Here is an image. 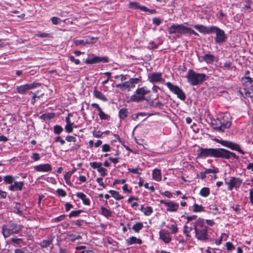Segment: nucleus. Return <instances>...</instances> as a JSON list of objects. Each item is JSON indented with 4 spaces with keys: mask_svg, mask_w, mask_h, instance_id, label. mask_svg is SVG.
Wrapping results in <instances>:
<instances>
[{
    "mask_svg": "<svg viewBox=\"0 0 253 253\" xmlns=\"http://www.w3.org/2000/svg\"><path fill=\"white\" fill-rule=\"evenodd\" d=\"M93 95L97 98L103 101H107L106 97L100 91H98L96 88L93 90Z\"/></svg>",
    "mask_w": 253,
    "mask_h": 253,
    "instance_id": "nucleus-29",
    "label": "nucleus"
},
{
    "mask_svg": "<svg viewBox=\"0 0 253 253\" xmlns=\"http://www.w3.org/2000/svg\"><path fill=\"white\" fill-rule=\"evenodd\" d=\"M66 216V215L65 214L61 215L55 218L54 219V221L56 222H58L62 221L63 220H64L65 219Z\"/></svg>",
    "mask_w": 253,
    "mask_h": 253,
    "instance_id": "nucleus-64",
    "label": "nucleus"
},
{
    "mask_svg": "<svg viewBox=\"0 0 253 253\" xmlns=\"http://www.w3.org/2000/svg\"><path fill=\"white\" fill-rule=\"evenodd\" d=\"M3 179L5 183L7 184H12L14 180V177L10 175L4 176Z\"/></svg>",
    "mask_w": 253,
    "mask_h": 253,
    "instance_id": "nucleus-42",
    "label": "nucleus"
},
{
    "mask_svg": "<svg viewBox=\"0 0 253 253\" xmlns=\"http://www.w3.org/2000/svg\"><path fill=\"white\" fill-rule=\"evenodd\" d=\"M63 128L58 125H56L54 126V133L56 134H59L63 131Z\"/></svg>",
    "mask_w": 253,
    "mask_h": 253,
    "instance_id": "nucleus-47",
    "label": "nucleus"
},
{
    "mask_svg": "<svg viewBox=\"0 0 253 253\" xmlns=\"http://www.w3.org/2000/svg\"><path fill=\"white\" fill-rule=\"evenodd\" d=\"M193 207L194 208L193 209V211L195 212H201L205 211L204 207H203L202 205H199L197 204H194Z\"/></svg>",
    "mask_w": 253,
    "mask_h": 253,
    "instance_id": "nucleus-39",
    "label": "nucleus"
},
{
    "mask_svg": "<svg viewBox=\"0 0 253 253\" xmlns=\"http://www.w3.org/2000/svg\"><path fill=\"white\" fill-rule=\"evenodd\" d=\"M232 65V63L230 61H226L225 62L223 66H221L220 68L224 70H230L231 69V66Z\"/></svg>",
    "mask_w": 253,
    "mask_h": 253,
    "instance_id": "nucleus-44",
    "label": "nucleus"
},
{
    "mask_svg": "<svg viewBox=\"0 0 253 253\" xmlns=\"http://www.w3.org/2000/svg\"><path fill=\"white\" fill-rule=\"evenodd\" d=\"M141 77L131 78L128 81H126L122 84H116V87L120 88L122 91L127 90H129L131 88H133L135 84L140 82Z\"/></svg>",
    "mask_w": 253,
    "mask_h": 253,
    "instance_id": "nucleus-6",
    "label": "nucleus"
},
{
    "mask_svg": "<svg viewBox=\"0 0 253 253\" xmlns=\"http://www.w3.org/2000/svg\"><path fill=\"white\" fill-rule=\"evenodd\" d=\"M37 36L40 38H50L51 37V34L49 33L39 32L37 34Z\"/></svg>",
    "mask_w": 253,
    "mask_h": 253,
    "instance_id": "nucleus-49",
    "label": "nucleus"
},
{
    "mask_svg": "<svg viewBox=\"0 0 253 253\" xmlns=\"http://www.w3.org/2000/svg\"><path fill=\"white\" fill-rule=\"evenodd\" d=\"M221 123L220 118L213 119L211 122V126L214 129L219 132H224Z\"/></svg>",
    "mask_w": 253,
    "mask_h": 253,
    "instance_id": "nucleus-22",
    "label": "nucleus"
},
{
    "mask_svg": "<svg viewBox=\"0 0 253 253\" xmlns=\"http://www.w3.org/2000/svg\"><path fill=\"white\" fill-rule=\"evenodd\" d=\"M98 115L101 120H108L109 116L103 112L102 109L98 111Z\"/></svg>",
    "mask_w": 253,
    "mask_h": 253,
    "instance_id": "nucleus-41",
    "label": "nucleus"
},
{
    "mask_svg": "<svg viewBox=\"0 0 253 253\" xmlns=\"http://www.w3.org/2000/svg\"><path fill=\"white\" fill-rule=\"evenodd\" d=\"M53 117H54V114H44L42 115L40 117V119H41L42 120H46L47 119H50L53 118Z\"/></svg>",
    "mask_w": 253,
    "mask_h": 253,
    "instance_id": "nucleus-46",
    "label": "nucleus"
},
{
    "mask_svg": "<svg viewBox=\"0 0 253 253\" xmlns=\"http://www.w3.org/2000/svg\"><path fill=\"white\" fill-rule=\"evenodd\" d=\"M216 141L218 143L221 144L222 145L229 148L232 150L237 151L243 155L245 154L244 151L241 149L240 145L237 143L232 141L223 140L216 139Z\"/></svg>",
    "mask_w": 253,
    "mask_h": 253,
    "instance_id": "nucleus-9",
    "label": "nucleus"
},
{
    "mask_svg": "<svg viewBox=\"0 0 253 253\" xmlns=\"http://www.w3.org/2000/svg\"><path fill=\"white\" fill-rule=\"evenodd\" d=\"M10 241L14 246L17 245L19 247H22V245H25L23 240L21 238H12L10 239Z\"/></svg>",
    "mask_w": 253,
    "mask_h": 253,
    "instance_id": "nucleus-33",
    "label": "nucleus"
},
{
    "mask_svg": "<svg viewBox=\"0 0 253 253\" xmlns=\"http://www.w3.org/2000/svg\"><path fill=\"white\" fill-rule=\"evenodd\" d=\"M152 176L154 179L159 181L162 179L161 170L158 169H155L153 170Z\"/></svg>",
    "mask_w": 253,
    "mask_h": 253,
    "instance_id": "nucleus-31",
    "label": "nucleus"
},
{
    "mask_svg": "<svg viewBox=\"0 0 253 253\" xmlns=\"http://www.w3.org/2000/svg\"><path fill=\"white\" fill-rule=\"evenodd\" d=\"M203 60L208 64H211L216 61L215 56L212 54L207 53L202 56Z\"/></svg>",
    "mask_w": 253,
    "mask_h": 253,
    "instance_id": "nucleus-26",
    "label": "nucleus"
},
{
    "mask_svg": "<svg viewBox=\"0 0 253 253\" xmlns=\"http://www.w3.org/2000/svg\"><path fill=\"white\" fill-rule=\"evenodd\" d=\"M169 229L173 234H176L178 232V228L176 224H171Z\"/></svg>",
    "mask_w": 253,
    "mask_h": 253,
    "instance_id": "nucleus-55",
    "label": "nucleus"
},
{
    "mask_svg": "<svg viewBox=\"0 0 253 253\" xmlns=\"http://www.w3.org/2000/svg\"><path fill=\"white\" fill-rule=\"evenodd\" d=\"M24 185L23 182L14 181L13 184H11L9 189L11 191H21Z\"/></svg>",
    "mask_w": 253,
    "mask_h": 253,
    "instance_id": "nucleus-25",
    "label": "nucleus"
},
{
    "mask_svg": "<svg viewBox=\"0 0 253 253\" xmlns=\"http://www.w3.org/2000/svg\"><path fill=\"white\" fill-rule=\"evenodd\" d=\"M73 41H74V44L77 46L81 45V44H83L84 45H86V42H85L84 40L74 39Z\"/></svg>",
    "mask_w": 253,
    "mask_h": 253,
    "instance_id": "nucleus-53",
    "label": "nucleus"
},
{
    "mask_svg": "<svg viewBox=\"0 0 253 253\" xmlns=\"http://www.w3.org/2000/svg\"><path fill=\"white\" fill-rule=\"evenodd\" d=\"M152 21H153V23L154 24L156 25V26L160 25L162 22L161 19L159 17H154Z\"/></svg>",
    "mask_w": 253,
    "mask_h": 253,
    "instance_id": "nucleus-61",
    "label": "nucleus"
},
{
    "mask_svg": "<svg viewBox=\"0 0 253 253\" xmlns=\"http://www.w3.org/2000/svg\"><path fill=\"white\" fill-rule=\"evenodd\" d=\"M126 243L127 245H131L135 244L141 245L142 243V241L139 238H137L134 236H131L129 239L126 240Z\"/></svg>",
    "mask_w": 253,
    "mask_h": 253,
    "instance_id": "nucleus-27",
    "label": "nucleus"
},
{
    "mask_svg": "<svg viewBox=\"0 0 253 253\" xmlns=\"http://www.w3.org/2000/svg\"><path fill=\"white\" fill-rule=\"evenodd\" d=\"M73 124H67L65 126V129L66 131L68 133H71L73 131Z\"/></svg>",
    "mask_w": 253,
    "mask_h": 253,
    "instance_id": "nucleus-63",
    "label": "nucleus"
},
{
    "mask_svg": "<svg viewBox=\"0 0 253 253\" xmlns=\"http://www.w3.org/2000/svg\"><path fill=\"white\" fill-rule=\"evenodd\" d=\"M52 22L54 25H57L58 24H60V22L62 21V20L58 17H53L51 18Z\"/></svg>",
    "mask_w": 253,
    "mask_h": 253,
    "instance_id": "nucleus-60",
    "label": "nucleus"
},
{
    "mask_svg": "<svg viewBox=\"0 0 253 253\" xmlns=\"http://www.w3.org/2000/svg\"><path fill=\"white\" fill-rule=\"evenodd\" d=\"M198 152V157L199 158H206L210 157V148H203L199 147Z\"/></svg>",
    "mask_w": 253,
    "mask_h": 253,
    "instance_id": "nucleus-23",
    "label": "nucleus"
},
{
    "mask_svg": "<svg viewBox=\"0 0 253 253\" xmlns=\"http://www.w3.org/2000/svg\"><path fill=\"white\" fill-rule=\"evenodd\" d=\"M76 196L81 199L83 201V203L85 205H90V200L87 198L86 196L82 192H78L76 194Z\"/></svg>",
    "mask_w": 253,
    "mask_h": 253,
    "instance_id": "nucleus-28",
    "label": "nucleus"
},
{
    "mask_svg": "<svg viewBox=\"0 0 253 253\" xmlns=\"http://www.w3.org/2000/svg\"><path fill=\"white\" fill-rule=\"evenodd\" d=\"M99 62H108V59L107 57L95 56L92 58H87L85 60V63L87 64H95Z\"/></svg>",
    "mask_w": 253,
    "mask_h": 253,
    "instance_id": "nucleus-16",
    "label": "nucleus"
},
{
    "mask_svg": "<svg viewBox=\"0 0 253 253\" xmlns=\"http://www.w3.org/2000/svg\"><path fill=\"white\" fill-rule=\"evenodd\" d=\"M96 40L97 38L89 37L85 40V42H86V44H93L94 43L96 42Z\"/></svg>",
    "mask_w": 253,
    "mask_h": 253,
    "instance_id": "nucleus-45",
    "label": "nucleus"
},
{
    "mask_svg": "<svg viewBox=\"0 0 253 253\" xmlns=\"http://www.w3.org/2000/svg\"><path fill=\"white\" fill-rule=\"evenodd\" d=\"M205 171V173H206L207 174L211 173H216L218 172L219 169L218 168H214L213 169H206Z\"/></svg>",
    "mask_w": 253,
    "mask_h": 253,
    "instance_id": "nucleus-52",
    "label": "nucleus"
},
{
    "mask_svg": "<svg viewBox=\"0 0 253 253\" xmlns=\"http://www.w3.org/2000/svg\"><path fill=\"white\" fill-rule=\"evenodd\" d=\"M141 170H142L139 167H137V168H135V169H130V168L128 169V170L129 172H131L133 173L138 174H141V172H139V171H141Z\"/></svg>",
    "mask_w": 253,
    "mask_h": 253,
    "instance_id": "nucleus-51",
    "label": "nucleus"
},
{
    "mask_svg": "<svg viewBox=\"0 0 253 253\" xmlns=\"http://www.w3.org/2000/svg\"><path fill=\"white\" fill-rule=\"evenodd\" d=\"M221 124L223 130L225 131L226 129L229 128L231 126V117L227 114H224L223 116L220 118Z\"/></svg>",
    "mask_w": 253,
    "mask_h": 253,
    "instance_id": "nucleus-13",
    "label": "nucleus"
},
{
    "mask_svg": "<svg viewBox=\"0 0 253 253\" xmlns=\"http://www.w3.org/2000/svg\"><path fill=\"white\" fill-rule=\"evenodd\" d=\"M214 26L211 27H206L203 25H196L194 26V28L198 30L200 33L204 34H210L212 33Z\"/></svg>",
    "mask_w": 253,
    "mask_h": 253,
    "instance_id": "nucleus-17",
    "label": "nucleus"
},
{
    "mask_svg": "<svg viewBox=\"0 0 253 253\" xmlns=\"http://www.w3.org/2000/svg\"><path fill=\"white\" fill-rule=\"evenodd\" d=\"M166 85L171 92L176 95L177 97L182 101L186 99V95L183 90L177 85L173 84L170 82H167Z\"/></svg>",
    "mask_w": 253,
    "mask_h": 253,
    "instance_id": "nucleus-8",
    "label": "nucleus"
},
{
    "mask_svg": "<svg viewBox=\"0 0 253 253\" xmlns=\"http://www.w3.org/2000/svg\"><path fill=\"white\" fill-rule=\"evenodd\" d=\"M150 92V90L146 86L138 88L135 90V93L131 96L130 100L137 102L143 100L145 99V95Z\"/></svg>",
    "mask_w": 253,
    "mask_h": 253,
    "instance_id": "nucleus-5",
    "label": "nucleus"
},
{
    "mask_svg": "<svg viewBox=\"0 0 253 253\" xmlns=\"http://www.w3.org/2000/svg\"><path fill=\"white\" fill-rule=\"evenodd\" d=\"M210 190L208 187H204L202 188L200 192V195L204 197H208L210 195Z\"/></svg>",
    "mask_w": 253,
    "mask_h": 253,
    "instance_id": "nucleus-37",
    "label": "nucleus"
},
{
    "mask_svg": "<svg viewBox=\"0 0 253 253\" xmlns=\"http://www.w3.org/2000/svg\"><path fill=\"white\" fill-rule=\"evenodd\" d=\"M83 212V211L81 210H77V211H72L69 215V216L70 218H71L72 217H77L82 212Z\"/></svg>",
    "mask_w": 253,
    "mask_h": 253,
    "instance_id": "nucleus-40",
    "label": "nucleus"
},
{
    "mask_svg": "<svg viewBox=\"0 0 253 253\" xmlns=\"http://www.w3.org/2000/svg\"><path fill=\"white\" fill-rule=\"evenodd\" d=\"M186 34H189V35L193 34L196 36L199 35L197 33H196L194 30H193L191 28H189L188 27H187Z\"/></svg>",
    "mask_w": 253,
    "mask_h": 253,
    "instance_id": "nucleus-59",
    "label": "nucleus"
},
{
    "mask_svg": "<svg viewBox=\"0 0 253 253\" xmlns=\"http://www.w3.org/2000/svg\"><path fill=\"white\" fill-rule=\"evenodd\" d=\"M148 80L151 83L157 82L164 83L165 80L162 77V73L159 72H153L148 76Z\"/></svg>",
    "mask_w": 253,
    "mask_h": 253,
    "instance_id": "nucleus-14",
    "label": "nucleus"
},
{
    "mask_svg": "<svg viewBox=\"0 0 253 253\" xmlns=\"http://www.w3.org/2000/svg\"><path fill=\"white\" fill-rule=\"evenodd\" d=\"M231 157H233L234 159L236 160H238L239 159V156H237L234 153L226 149H223L222 159H229Z\"/></svg>",
    "mask_w": 253,
    "mask_h": 253,
    "instance_id": "nucleus-24",
    "label": "nucleus"
},
{
    "mask_svg": "<svg viewBox=\"0 0 253 253\" xmlns=\"http://www.w3.org/2000/svg\"><path fill=\"white\" fill-rule=\"evenodd\" d=\"M90 166L93 169H97V170L102 167L101 163L91 162L89 163Z\"/></svg>",
    "mask_w": 253,
    "mask_h": 253,
    "instance_id": "nucleus-48",
    "label": "nucleus"
},
{
    "mask_svg": "<svg viewBox=\"0 0 253 253\" xmlns=\"http://www.w3.org/2000/svg\"><path fill=\"white\" fill-rule=\"evenodd\" d=\"M69 237L70 238V241L73 242H75L76 240L80 239L82 238L81 235H78V236H75V235L73 234L69 235Z\"/></svg>",
    "mask_w": 253,
    "mask_h": 253,
    "instance_id": "nucleus-50",
    "label": "nucleus"
},
{
    "mask_svg": "<svg viewBox=\"0 0 253 253\" xmlns=\"http://www.w3.org/2000/svg\"><path fill=\"white\" fill-rule=\"evenodd\" d=\"M243 180L238 177L232 176L229 181H225L226 184L228 185V190L231 191L233 188L237 189L241 186Z\"/></svg>",
    "mask_w": 253,
    "mask_h": 253,
    "instance_id": "nucleus-12",
    "label": "nucleus"
},
{
    "mask_svg": "<svg viewBox=\"0 0 253 253\" xmlns=\"http://www.w3.org/2000/svg\"><path fill=\"white\" fill-rule=\"evenodd\" d=\"M223 148H210V157L222 158Z\"/></svg>",
    "mask_w": 253,
    "mask_h": 253,
    "instance_id": "nucleus-21",
    "label": "nucleus"
},
{
    "mask_svg": "<svg viewBox=\"0 0 253 253\" xmlns=\"http://www.w3.org/2000/svg\"><path fill=\"white\" fill-rule=\"evenodd\" d=\"M143 227V225L142 222H137L134 224L131 228L136 233H138Z\"/></svg>",
    "mask_w": 253,
    "mask_h": 253,
    "instance_id": "nucleus-36",
    "label": "nucleus"
},
{
    "mask_svg": "<svg viewBox=\"0 0 253 253\" xmlns=\"http://www.w3.org/2000/svg\"><path fill=\"white\" fill-rule=\"evenodd\" d=\"M97 170L100 173V174L102 176H105L107 174V173L106 172L107 171V169L104 168H102V167L100 169H99Z\"/></svg>",
    "mask_w": 253,
    "mask_h": 253,
    "instance_id": "nucleus-62",
    "label": "nucleus"
},
{
    "mask_svg": "<svg viewBox=\"0 0 253 253\" xmlns=\"http://www.w3.org/2000/svg\"><path fill=\"white\" fill-rule=\"evenodd\" d=\"M13 211L19 215H21L23 212V205L18 202H13L11 205Z\"/></svg>",
    "mask_w": 253,
    "mask_h": 253,
    "instance_id": "nucleus-20",
    "label": "nucleus"
},
{
    "mask_svg": "<svg viewBox=\"0 0 253 253\" xmlns=\"http://www.w3.org/2000/svg\"><path fill=\"white\" fill-rule=\"evenodd\" d=\"M53 239L52 237H48L47 240H42L40 243V245L42 248H47L52 245Z\"/></svg>",
    "mask_w": 253,
    "mask_h": 253,
    "instance_id": "nucleus-30",
    "label": "nucleus"
},
{
    "mask_svg": "<svg viewBox=\"0 0 253 253\" xmlns=\"http://www.w3.org/2000/svg\"><path fill=\"white\" fill-rule=\"evenodd\" d=\"M34 169L37 171L49 172L52 170V167L49 164H44L35 166Z\"/></svg>",
    "mask_w": 253,
    "mask_h": 253,
    "instance_id": "nucleus-19",
    "label": "nucleus"
},
{
    "mask_svg": "<svg viewBox=\"0 0 253 253\" xmlns=\"http://www.w3.org/2000/svg\"><path fill=\"white\" fill-rule=\"evenodd\" d=\"M41 84L39 83H33L18 86L16 87L17 91L21 94H26L28 90L37 88L40 86Z\"/></svg>",
    "mask_w": 253,
    "mask_h": 253,
    "instance_id": "nucleus-11",
    "label": "nucleus"
},
{
    "mask_svg": "<svg viewBox=\"0 0 253 253\" xmlns=\"http://www.w3.org/2000/svg\"><path fill=\"white\" fill-rule=\"evenodd\" d=\"M142 7H144V6H141V5H139V4L138 2H130L129 3V7L130 8H133V9H140V10H141V8Z\"/></svg>",
    "mask_w": 253,
    "mask_h": 253,
    "instance_id": "nucleus-38",
    "label": "nucleus"
},
{
    "mask_svg": "<svg viewBox=\"0 0 253 253\" xmlns=\"http://www.w3.org/2000/svg\"><path fill=\"white\" fill-rule=\"evenodd\" d=\"M152 212L153 209L151 207H147L144 211V213L146 215H150Z\"/></svg>",
    "mask_w": 253,
    "mask_h": 253,
    "instance_id": "nucleus-57",
    "label": "nucleus"
},
{
    "mask_svg": "<svg viewBox=\"0 0 253 253\" xmlns=\"http://www.w3.org/2000/svg\"><path fill=\"white\" fill-rule=\"evenodd\" d=\"M56 192L59 196L64 197L66 196V192L62 189H57Z\"/></svg>",
    "mask_w": 253,
    "mask_h": 253,
    "instance_id": "nucleus-58",
    "label": "nucleus"
},
{
    "mask_svg": "<svg viewBox=\"0 0 253 253\" xmlns=\"http://www.w3.org/2000/svg\"><path fill=\"white\" fill-rule=\"evenodd\" d=\"M212 33H215L216 34V37H215V43L220 44L226 41L227 37L223 30L214 26Z\"/></svg>",
    "mask_w": 253,
    "mask_h": 253,
    "instance_id": "nucleus-10",
    "label": "nucleus"
},
{
    "mask_svg": "<svg viewBox=\"0 0 253 253\" xmlns=\"http://www.w3.org/2000/svg\"><path fill=\"white\" fill-rule=\"evenodd\" d=\"M128 109L126 108H121L119 112V117L121 120H124L128 116Z\"/></svg>",
    "mask_w": 253,
    "mask_h": 253,
    "instance_id": "nucleus-32",
    "label": "nucleus"
},
{
    "mask_svg": "<svg viewBox=\"0 0 253 253\" xmlns=\"http://www.w3.org/2000/svg\"><path fill=\"white\" fill-rule=\"evenodd\" d=\"M101 214L107 218L111 217L112 215V212L104 207L101 208Z\"/></svg>",
    "mask_w": 253,
    "mask_h": 253,
    "instance_id": "nucleus-34",
    "label": "nucleus"
},
{
    "mask_svg": "<svg viewBox=\"0 0 253 253\" xmlns=\"http://www.w3.org/2000/svg\"><path fill=\"white\" fill-rule=\"evenodd\" d=\"M22 230V226L15 223L9 222L3 225L2 228V234L5 238L11 235L18 233Z\"/></svg>",
    "mask_w": 253,
    "mask_h": 253,
    "instance_id": "nucleus-4",
    "label": "nucleus"
},
{
    "mask_svg": "<svg viewBox=\"0 0 253 253\" xmlns=\"http://www.w3.org/2000/svg\"><path fill=\"white\" fill-rule=\"evenodd\" d=\"M241 81L244 87L243 90L240 89L238 91L241 96L244 98L253 97V78H251L249 76H244L242 78Z\"/></svg>",
    "mask_w": 253,
    "mask_h": 253,
    "instance_id": "nucleus-2",
    "label": "nucleus"
},
{
    "mask_svg": "<svg viewBox=\"0 0 253 253\" xmlns=\"http://www.w3.org/2000/svg\"><path fill=\"white\" fill-rule=\"evenodd\" d=\"M186 78L187 79V82L192 85L201 84L209 78L206 74L198 73L192 69L188 70Z\"/></svg>",
    "mask_w": 253,
    "mask_h": 253,
    "instance_id": "nucleus-3",
    "label": "nucleus"
},
{
    "mask_svg": "<svg viewBox=\"0 0 253 253\" xmlns=\"http://www.w3.org/2000/svg\"><path fill=\"white\" fill-rule=\"evenodd\" d=\"M31 158L34 161H37L40 160L41 156L39 153H34L32 154Z\"/></svg>",
    "mask_w": 253,
    "mask_h": 253,
    "instance_id": "nucleus-56",
    "label": "nucleus"
},
{
    "mask_svg": "<svg viewBox=\"0 0 253 253\" xmlns=\"http://www.w3.org/2000/svg\"><path fill=\"white\" fill-rule=\"evenodd\" d=\"M109 193L117 200H120L124 198V197L119 194V192L115 190H110Z\"/></svg>",
    "mask_w": 253,
    "mask_h": 253,
    "instance_id": "nucleus-35",
    "label": "nucleus"
},
{
    "mask_svg": "<svg viewBox=\"0 0 253 253\" xmlns=\"http://www.w3.org/2000/svg\"><path fill=\"white\" fill-rule=\"evenodd\" d=\"M141 8V10L146 11V12H148L149 13H150L151 14H155V13H157L156 10L154 9H148L146 6L142 7Z\"/></svg>",
    "mask_w": 253,
    "mask_h": 253,
    "instance_id": "nucleus-54",
    "label": "nucleus"
},
{
    "mask_svg": "<svg viewBox=\"0 0 253 253\" xmlns=\"http://www.w3.org/2000/svg\"><path fill=\"white\" fill-rule=\"evenodd\" d=\"M160 202L166 206L168 207L167 210L170 212L176 211L179 207V204L174 201L166 202L164 200H161Z\"/></svg>",
    "mask_w": 253,
    "mask_h": 253,
    "instance_id": "nucleus-15",
    "label": "nucleus"
},
{
    "mask_svg": "<svg viewBox=\"0 0 253 253\" xmlns=\"http://www.w3.org/2000/svg\"><path fill=\"white\" fill-rule=\"evenodd\" d=\"M194 229L195 238L199 241L206 242L211 240V236L208 233L209 228L204 224V220L199 218L194 222Z\"/></svg>",
    "mask_w": 253,
    "mask_h": 253,
    "instance_id": "nucleus-1",
    "label": "nucleus"
},
{
    "mask_svg": "<svg viewBox=\"0 0 253 253\" xmlns=\"http://www.w3.org/2000/svg\"><path fill=\"white\" fill-rule=\"evenodd\" d=\"M159 236L160 238L166 244L169 243L171 240V238L169 236V232L165 229H162L160 231Z\"/></svg>",
    "mask_w": 253,
    "mask_h": 253,
    "instance_id": "nucleus-18",
    "label": "nucleus"
},
{
    "mask_svg": "<svg viewBox=\"0 0 253 253\" xmlns=\"http://www.w3.org/2000/svg\"><path fill=\"white\" fill-rule=\"evenodd\" d=\"M193 229H194V227H193ZM193 229V227H190L189 228H188V227L187 226V225H185L184 226V229H183V233L186 235V236L187 237V238H189L190 237V235H189V232L192 231Z\"/></svg>",
    "mask_w": 253,
    "mask_h": 253,
    "instance_id": "nucleus-43",
    "label": "nucleus"
},
{
    "mask_svg": "<svg viewBox=\"0 0 253 253\" xmlns=\"http://www.w3.org/2000/svg\"><path fill=\"white\" fill-rule=\"evenodd\" d=\"M187 27L183 24H172L168 28V32L169 34H175L178 38L182 35L186 34Z\"/></svg>",
    "mask_w": 253,
    "mask_h": 253,
    "instance_id": "nucleus-7",
    "label": "nucleus"
}]
</instances>
